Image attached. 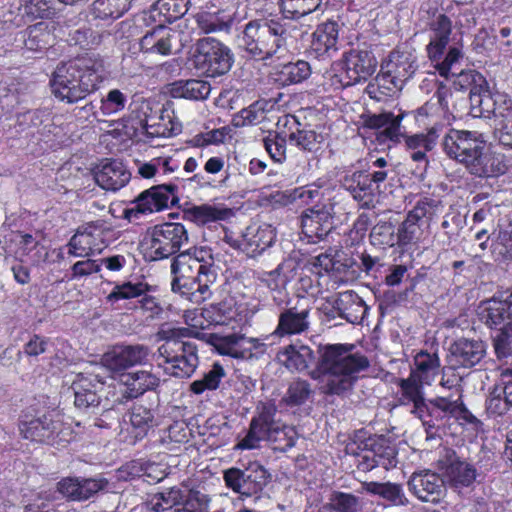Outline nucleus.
<instances>
[{
    "mask_svg": "<svg viewBox=\"0 0 512 512\" xmlns=\"http://www.w3.org/2000/svg\"><path fill=\"white\" fill-rule=\"evenodd\" d=\"M327 505L330 512H361L363 508V502L359 497L341 491H333Z\"/></svg>",
    "mask_w": 512,
    "mask_h": 512,
    "instance_id": "50",
    "label": "nucleus"
},
{
    "mask_svg": "<svg viewBox=\"0 0 512 512\" xmlns=\"http://www.w3.org/2000/svg\"><path fill=\"white\" fill-rule=\"evenodd\" d=\"M464 164L470 174L480 178L497 177L505 173L507 166L504 156L484 148H477V152Z\"/></svg>",
    "mask_w": 512,
    "mask_h": 512,
    "instance_id": "24",
    "label": "nucleus"
},
{
    "mask_svg": "<svg viewBox=\"0 0 512 512\" xmlns=\"http://www.w3.org/2000/svg\"><path fill=\"white\" fill-rule=\"evenodd\" d=\"M288 36V29L283 23L274 20L251 21L245 25L239 37V46L258 60L281 57L287 50Z\"/></svg>",
    "mask_w": 512,
    "mask_h": 512,
    "instance_id": "5",
    "label": "nucleus"
},
{
    "mask_svg": "<svg viewBox=\"0 0 512 512\" xmlns=\"http://www.w3.org/2000/svg\"><path fill=\"white\" fill-rule=\"evenodd\" d=\"M472 112L475 115L494 118L502 145L512 148V100L497 94L472 97Z\"/></svg>",
    "mask_w": 512,
    "mask_h": 512,
    "instance_id": "9",
    "label": "nucleus"
},
{
    "mask_svg": "<svg viewBox=\"0 0 512 512\" xmlns=\"http://www.w3.org/2000/svg\"><path fill=\"white\" fill-rule=\"evenodd\" d=\"M309 306L297 305L284 309L278 317L276 329L270 337H284L291 335H299L308 331L310 327Z\"/></svg>",
    "mask_w": 512,
    "mask_h": 512,
    "instance_id": "23",
    "label": "nucleus"
},
{
    "mask_svg": "<svg viewBox=\"0 0 512 512\" xmlns=\"http://www.w3.org/2000/svg\"><path fill=\"white\" fill-rule=\"evenodd\" d=\"M310 393V385L306 381L296 380L288 387L284 401L290 406H298L308 399Z\"/></svg>",
    "mask_w": 512,
    "mask_h": 512,
    "instance_id": "61",
    "label": "nucleus"
},
{
    "mask_svg": "<svg viewBox=\"0 0 512 512\" xmlns=\"http://www.w3.org/2000/svg\"><path fill=\"white\" fill-rule=\"evenodd\" d=\"M512 407V370L501 375L500 382L494 386L486 399V413L489 417H500Z\"/></svg>",
    "mask_w": 512,
    "mask_h": 512,
    "instance_id": "26",
    "label": "nucleus"
},
{
    "mask_svg": "<svg viewBox=\"0 0 512 512\" xmlns=\"http://www.w3.org/2000/svg\"><path fill=\"white\" fill-rule=\"evenodd\" d=\"M353 350L352 344H328L319 348V361L309 375L320 381L324 393L340 395L350 390L357 374L369 366L367 357Z\"/></svg>",
    "mask_w": 512,
    "mask_h": 512,
    "instance_id": "2",
    "label": "nucleus"
},
{
    "mask_svg": "<svg viewBox=\"0 0 512 512\" xmlns=\"http://www.w3.org/2000/svg\"><path fill=\"white\" fill-rule=\"evenodd\" d=\"M106 369L102 366H95L93 370L81 372L76 375L72 382V389L75 395V406L78 409L86 410L98 406L100 397L98 391L105 384Z\"/></svg>",
    "mask_w": 512,
    "mask_h": 512,
    "instance_id": "16",
    "label": "nucleus"
},
{
    "mask_svg": "<svg viewBox=\"0 0 512 512\" xmlns=\"http://www.w3.org/2000/svg\"><path fill=\"white\" fill-rule=\"evenodd\" d=\"M403 115L395 116L392 112H382L368 116L364 125L370 129H381V136L391 141H399L402 136L401 121Z\"/></svg>",
    "mask_w": 512,
    "mask_h": 512,
    "instance_id": "38",
    "label": "nucleus"
},
{
    "mask_svg": "<svg viewBox=\"0 0 512 512\" xmlns=\"http://www.w3.org/2000/svg\"><path fill=\"white\" fill-rule=\"evenodd\" d=\"M230 215V209L218 208L209 204L195 205L185 211V216L197 225L225 220Z\"/></svg>",
    "mask_w": 512,
    "mask_h": 512,
    "instance_id": "47",
    "label": "nucleus"
},
{
    "mask_svg": "<svg viewBox=\"0 0 512 512\" xmlns=\"http://www.w3.org/2000/svg\"><path fill=\"white\" fill-rule=\"evenodd\" d=\"M321 0H280V7L286 18H300L316 11Z\"/></svg>",
    "mask_w": 512,
    "mask_h": 512,
    "instance_id": "54",
    "label": "nucleus"
},
{
    "mask_svg": "<svg viewBox=\"0 0 512 512\" xmlns=\"http://www.w3.org/2000/svg\"><path fill=\"white\" fill-rule=\"evenodd\" d=\"M452 33V22L444 14L435 17L431 23L430 42L427 45L428 57L432 61L441 59L442 54L449 43Z\"/></svg>",
    "mask_w": 512,
    "mask_h": 512,
    "instance_id": "34",
    "label": "nucleus"
},
{
    "mask_svg": "<svg viewBox=\"0 0 512 512\" xmlns=\"http://www.w3.org/2000/svg\"><path fill=\"white\" fill-rule=\"evenodd\" d=\"M225 375L224 368L220 364L215 363L201 379L195 380L190 384V391L196 395H200L205 391H214L219 387Z\"/></svg>",
    "mask_w": 512,
    "mask_h": 512,
    "instance_id": "51",
    "label": "nucleus"
},
{
    "mask_svg": "<svg viewBox=\"0 0 512 512\" xmlns=\"http://www.w3.org/2000/svg\"><path fill=\"white\" fill-rule=\"evenodd\" d=\"M344 186L362 208L374 206L379 190H377L375 184L371 183V179L364 172L356 171L347 176L344 180Z\"/></svg>",
    "mask_w": 512,
    "mask_h": 512,
    "instance_id": "32",
    "label": "nucleus"
},
{
    "mask_svg": "<svg viewBox=\"0 0 512 512\" xmlns=\"http://www.w3.org/2000/svg\"><path fill=\"white\" fill-rule=\"evenodd\" d=\"M416 60L417 57L410 51H392L381 65L380 74L376 78L378 85L390 91L401 90L416 72Z\"/></svg>",
    "mask_w": 512,
    "mask_h": 512,
    "instance_id": "11",
    "label": "nucleus"
},
{
    "mask_svg": "<svg viewBox=\"0 0 512 512\" xmlns=\"http://www.w3.org/2000/svg\"><path fill=\"white\" fill-rule=\"evenodd\" d=\"M275 237L271 226L252 224L245 229L240 247L248 256L256 257L273 244Z\"/></svg>",
    "mask_w": 512,
    "mask_h": 512,
    "instance_id": "29",
    "label": "nucleus"
},
{
    "mask_svg": "<svg viewBox=\"0 0 512 512\" xmlns=\"http://www.w3.org/2000/svg\"><path fill=\"white\" fill-rule=\"evenodd\" d=\"M505 295V291L499 292L481 304L479 314L488 326L507 328L512 324V301Z\"/></svg>",
    "mask_w": 512,
    "mask_h": 512,
    "instance_id": "25",
    "label": "nucleus"
},
{
    "mask_svg": "<svg viewBox=\"0 0 512 512\" xmlns=\"http://www.w3.org/2000/svg\"><path fill=\"white\" fill-rule=\"evenodd\" d=\"M297 263L293 259H285L274 270L264 272L261 281L272 292L282 294L289 282H291L297 273Z\"/></svg>",
    "mask_w": 512,
    "mask_h": 512,
    "instance_id": "37",
    "label": "nucleus"
},
{
    "mask_svg": "<svg viewBox=\"0 0 512 512\" xmlns=\"http://www.w3.org/2000/svg\"><path fill=\"white\" fill-rule=\"evenodd\" d=\"M20 432L25 439L57 447H64L73 437L70 424L64 421L62 414L55 411L22 422Z\"/></svg>",
    "mask_w": 512,
    "mask_h": 512,
    "instance_id": "8",
    "label": "nucleus"
},
{
    "mask_svg": "<svg viewBox=\"0 0 512 512\" xmlns=\"http://www.w3.org/2000/svg\"><path fill=\"white\" fill-rule=\"evenodd\" d=\"M371 243L375 246L393 247L397 244V234L395 228L390 222L377 223L370 233Z\"/></svg>",
    "mask_w": 512,
    "mask_h": 512,
    "instance_id": "57",
    "label": "nucleus"
},
{
    "mask_svg": "<svg viewBox=\"0 0 512 512\" xmlns=\"http://www.w3.org/2000/svg\"><path fill=\"white\" fill-rule=\"evenodd\" d=\"M444 480L429 470L414 472L408 482L409 490L421 501L437 503L444 496Z\"/></svg>",
    "mask_w": 512,
    "mask_h": 512,
    "instance_id": "22",
    "label": "nucleus"
},
{
    "mask_svg": "<svg viewBox=\"0 0 512 512\" xmlns=\"http://www.w3.org/2000/svg\"><path fill=\"white\" fill-rule=\"evenodd\" d=\"M131 0H96L93 11L100 19H117L129 8Z\"/></svg>",
    "mask_w": 512,
    "mask_h": 512,
    "instance_id": "53",
    "label": "nucleus"
},
{
    "mask_svg": "<svg viewBox=\"0 0 512 512\" xmlns=\"http://www.w3.org/2000/svg\"><path fill=\"white\" fill-rule=\"evenodd\" d=\"M150 350L144 345H130L114 348L103 356V366L113 372L125 370L134 365H141L148 361Z\"/></svg>",
    "mask_w": 512,
    "mask_h": 512,
    "instance_id": "21",
    "label": "nucleus"
},
{
    "mask_svg": "<svg viewBox=\"0 0 512 512\" xmlns=\"http://www.w3.org/2000/svg\"><path fill=\"white\" fill-rule=\"evenodd\" d=\"M94 178L102 189L115 192L130 181L131 173L122 162L113 160L102 163Z\"/></svg>",
    "mask_w": 512,
    "mask_h": 512,
    "instance_id": "31",
    "label": "nucleus"
},
{
    "mask_svg": "<svg viewBox=\"0 0 512 512\" xmlns=\"http://www.w3.org/2000/svg\"><path fill=\"white\" fill-rule=\"evenodd\" d=\"M423 384L421 379L410 374L406 379L399 380L401 392L400 401L402 404L412 403L414 408L412 413L420 419H423L427 403L424 399Z\"/></svg>",
    "mask_w": 512,
    "mask_h": 512,
    "instance_id": "35",
    "label": "nucleus"
},
{
    "mask_svg": "<svg viewBox=\"0 0 512 512\" xmlns=\"http://www.w3.org/2000/svg\"><path fill=\"white\" fill-rule=\"evenodd\" d=\"M425 413L436 420L457 418L475 426L481 425V421L464 406L459 396H438L429 401Z\"/></svg>",
    "mask_w": 512,
    "mask_h": 512,
    "instance_id": "20",
    "label": "nucleus"
},
{
    "mask_svg": "<svg viewBox=\"0 0 512 512\" xmlns=\"http://www.w3.org/2000/svg\"><path fill=\"white\" fill-rule=\"evenodd\" d=\"M130 423L135 438L141 439L153 427L154 414L151 409L143 405H134L130 412Z\"/></svg>",
    "mask_w": 512,
    "mask_h": 512,
    "instance_id": "49",
    "label": "nucleus"
},
{
    "mask_svg": "<svg viewBox=\"0 0 512 512\" xmlns=\"http://www.w3.org/2000/svg\"><path fill=\"white\" fill-rule=\"evenodd\" d=\"M194 63L202 74L217 77L226 74L231 69L233 54L217 39L206 37L198 43Z\"/></svg>",
    "mask_w": 512,
    "mask_h": 512,
    "instance_id": "10",
    "label": "nucleus"
},
{
    "mask_svg": "<svg viewBox=\"0 0 512 512\" xmlns=\"http://www.w3.org/2000/svg\"><path fill=\"white\" fill-rule=\"evenodd\" d=\"M127 97L118 89H112L108 92L106 98L102 99L100 110L103 115H113L125 108Z\"/></svg>",
    "mask_w": 512,
    "mask_h": 512,
    "instance_id": "62",
    "label": "nucleus"
},
{
    "mask_svg": "<svg viewBox=\"0 0 512 512\" xmlns=\"http://www.w3.org/2000/svg\"><path fill=\"white\" fill-rule=\"evenodd\" d=\"M444 477L446 482L454 489L460 490L471 486L477 477L475 467L463 460H453L446 467Z\"/></svg>",
    "mask_w": 512,
    "mask_h": 512,
    "instance_id": "39",
    "label": "nucleus"
},
{
    "mask_svg": "<svg viewBox=\"0 0 512 512\" xmlns=\"http://www.w3.org/2000/svg\"><path fill=\"white\" fill-rule=\"evenodd\" d=\"M103 79L102 62L82 57L58 64L50 79V86L58 100L72 104L95 91Z\"/></svg>",
    "mask_w": 512,
    "mask_h": 512,
    "instance_id": "3",
    "label": "nucleus"
},
{
    "mask_svg": "<svg viewBox=\"0 0 512 512\" xmlns=\"http://www.w3.org/2000/svg\"><path fill=\"white\" fill-rule=\"evenodd\" d=\"M437 211L438 204L434 200L425 198L418 201L397 230V245L404 247L417 243L423 234V220H431Z\"/></svg>",
    "mask_w": 512,
    "mask_h": 512,
    "instance_id": "15",
    "label": "nucleus"
},
{
    "mask_svg": "<svg viewBox=\"0 0 512 512\" xmlns=\"http://www.w3.org/2000/svg\"><path fill=\"white\" fill-rule=\"evenodd\" d=\"M437 128L432 127L427 134H415L406 138V146L409 150H432L437 142Z\"/></svg>",
    "mask_w": 512,
    "mask_h": 512,
    "instance_id": "63",
    "label": "nucleus"
},
{
    "mask_svg": "<svg viewBox=\"0 0 512 512\" xmlns=\"http://www.w3.org/2000/svg\"><path fill=\"white\" fill-rule=\"evenodd\" d=\"M279 360L290 370H306L315 361L312 349L306 345H290L279 353Z\"/></svg>",
    "mask_w": 512,
    "mask_h": 512,
    "instance_id": "41",
    "label": "nucleus"
},
{
    "mask_svg": "<svg viewBox=\"0 0 512 512\" xmlns=\"http://www.w3.org/2000/svg\"><path fill=\"white\" fill-rule=\"evenodd\" d=\"M175 38V31L160 25L148 31L141 38L140 49L144 53L167 56L172 52V42Z\"/></svg>",
    "mask_w": 512,
    "mask_h": 512,
    "instance_id": "33",
    "label": "nucleus"
},
{
    "mask_svg": "<svg viewBox=\"0 0 512 512\" xmlns=\"http://www.w3.org/2000/svg\"><path fill=\"white\" fill-rule=\"evenodd\" d=\"M377 61L368 50L351 49L345 53L341 62L336 63L342 74L338 80L343 87L366 81L376 70Z\"/></svg>",
    "mask_w": 512,
    "mask_h": 512,
    "instance_id": "14",
    "label": "nucleus"
},
{
    "mask_svg": "<svg viewBox=\"0 0 512 512\" xmlns=\"http://www.w3.org/2000/svg\"><path fill=\"white\" fill-rule=\"evenodd\" d=\"M462 58L463 53L461 49L458 47H451L445 58L441 62L438 61L435 67L442 77L449 79L450 74L455 72V67Z\"/></svg>",
    "mask_w": 512,
    "mask_h": 512,
    "instance_id": "64",
    "label": "nucleus"
},
{
    "mask_svg": "<svg viewBox=\"0 0 512 512\" xmlns=\"http://www.w3.org/2000/svg\"><path fill=\"white\" fill-rule=\"evenodd\" d=\"M311 73L310 65L306 61H297L284 65L281 70L283 81L286 84H296L307 79Z\"/></svg>",
    "mask_w": 512,
    "mask_h": 512,
    "instance_id": "59",
    "label": "nucleus"
},
{
    "mask_svg": "<svg viewBox=\"0 0 512 512\" xmlns=\"http://www.w3.org/2000/svg\"><path fill=\"white\" fill-rule=\"evenodd\" d=\"M334 307L341 318L352 324L360 323L367 312L364 301L353 291L340 293Z\"/></svg>",
    "mask_w": 512,
    "mask_h": 512,
    "instance_id": "36",
    "label": "nucleus"
},
{
    "mask_svg": "<svg viewBox=\"0 0 512 512\" xmlns=\"http://www.w3.org/2000/svg\"><path fill=\"white\" fill-rule=\"evenodd\" d=\"M442 148L450 159L464 165L477 148H484V141L478 132L450 129L443 137Z\"/></svg>",
    "mask_w": 512,
    "mask_h": 512,
    "instance_id": "17",
    "label": "nucleus"
},
{
    "mask_svg": "<svg viewBox=\"0 0 512 512\" xmlns=\"http://www.w3.org/2000/svg\"><path fill=\"white\" fill-rule=\"evenodd\" d=\"M267 470L258 462H251L245 469L229 468L224 471V481L227 487L242 496H253L266 486Z\"/></svg>",
    "mask_w": 512,
    "mask_h": 512,
    "instance_id": "13",
    "label": "nucleus"
},
{
    "mask_svg": "<svg viewBox=\"0 0 512 512\" xmlns=\"http://www.w3.org/2000/svg\"><path fill=\"white\" fill-rule=\"evenodd\" d=\"M346 451L347 453L358 457L357 467L363 472L371 471L375 467L379 466L375 453H373L371 447L366 446V442L364 443L363 448H360L356 443H350L346 446Z\"/></svg>",
    "mask_w": 512,
    "mask_h": 512,
    "instance_id": "58",
    "label": "nucleus"
},
{
    "mask_svg": "<svg viewBox=\"0 0 512 512\" xmlns=\"http://www.w3.org/2000/svg\"><path fill=\"white\" fill-rule=\"evenodd\" d=\"M366 446L372 448L379 466L385 468L386 470L396 466L397 460L395 449L389 445H386L383 439L369 438L366 441Z\"/></svg>",
    "mask_w": 512,
    "mask_h": 512,
    "instance_id": "55",
    "label": "nucleus"
},
{
    "mask_svg": "<svg viewBox=\"0 0 512 512\" xmlns=\"http://www.w3.org/2000/svg\"><path fill=\"white\" fill-rule=\"evenodd\" d=\"M68 254L74 257H90L101 253L103 242L100 232L93 226L79 229L68 242Z\"/></svg>",
    "mask_w": 512,
    "mask_h": 512,
    "instance_id": "30",
    "label": "nucleus"
},
{
    "mask_svg": "<svg viewBox=\"0 0 512 512\" xmlns=\"http://www.w3.org/2000/svg\"><path fill=\"white\" fill-rule=\"evenodd\" d=\"M453 77V85L457 90L470 91V104L472 105V97L483 95H491V93L484 87L486 81L484 77L474 70H461L450 74Z\"/></svg>",
    "mask_w": 512,
    "mask_h": 512,
    "instance_id": "43",
    "label": "nucleus"
},
{
    "mask_svg": "<svg viewBox=\"0 0 512 512\" xmlns=\"http://www.w3.org/2000/svg\"><path fill=\"white\" fill-rule=\"evenodd\" d=\"M148 289V285L143 282L131 283L127 282L122 285L116 286L113 291L108 295L107 299L110 302H115L120 299H130L141 296Z\"/></svg>",
    "mask_w": 512,
    "mask_h": 512,
    "instance_id": "60",
    "label": "nucleus"
},
{
    "mask_svg": "<svg viewBox=\"0 0 512 512\" xmlns=\"http://www.w3.org/2000/svg\"><path fill=\"white\" fill-rule=\"evenodd\" d=\"M120 382L124 385L120 403L138 398L147 391L155 390L160 384V378L151 371L139 370L122 374Z\"/></svg>",
    "mask_w": 512,
    "mask_h": 512,
    "instance_id": "27",
    "label": "nucleus"
},
{
    "mask_svg": "<svg viewBox=\"0 0 512 512\" xmlns=\"http://www.w3.org/2000/svg\"><path fill=\"white\" fill-rule=\"evenodd\" d=\"M176 192L177 186L174 184H162L144 190L132 201V206L125 210V217L131 221L139 215L167 209L177 200Z\"/></svg>",
    "mask_w": 512,
    "mask_h": 512,
    "instance_id": "12",
    "label": "nucleus"
},
{
    "mask_svg": "<svg viewBox=\"0 0 512 512\" xmlns=\"http://www.w3.org/2000/svg\"><path fill=\"white\" fill-rule=\"evenodd\" d=\"M288 141L304 151L316 152L320 148L323 136L314 130L302 128L291 132Z\"/></svg>",
    "mask_w": 512,
    "mask_h": 512,
    "instance_id": "52",
    "label": "nucleus"
},
{
    "mask_svg": "<svg viewBox=\"0 0 512 512\" xmlns=\"http://www.w3.org/2000/svg\"><path fill=\"white\" fill-rule=\"evenodd\" d=\"M266 119L265 104L261 101L242 109L233 119L235 126L257 125Z\"/></svg>",
    "mask_w": 512,
    "mask_h": 512,
    "instance_id": "56",
    "label": "nucleus"
},
{
    "mask_svg": "<svg viewBox=\"0 0 512 512\" xmlns=\"http://www.w3.org/2000/svg\"><path fill=\"white\" fill-rule=\"evenodd\" d=\"M156 362L170 376L189 378L199 365L197 345L193 341L168 337L157 350Z\"/></svg>",
    "mask_w": 512,
    "mask_h": 512,
    "instance_id": "6",
    "label": "nucleus"
},
{
    "mask_svg": "<svg viewBox=\"0 0 512 512\" xmlns=\"http://www.w3.org/2000/svg\"><path fill=\"white\" fill-rule=\"evenodd\" d=\"M337 41L338 25L336 22L328 21L319 25L313 33L311 48L318 56H322L331 50L335 51Z\"/></svg>",
    "mask_w": 512,
    "mask_h": 512,
    "instance_id": "44",
    "label": "nucleus"
},
{
    "mask_svg": "<svg viewBox=\"0 0 512 512\" xmlns=\"http://www.w3.org/2000/svg\"><path fill=\"white\" fill-rule=\"evenodd\" d=\"M485 353L486 348L482 341L462 338L455 341L450 347V363L470 368L477 365Z\"/></svg>",
    "mask_w": 512,
    "mask_h": 512,
    "instance_id": "28",
    "label": "nucleus"
},
{
    "mask_svg": "<svg viewBox=\"0 0 512 512\" xmlns=\"http://www.w3.org/2000/svg\"><path fill=\"white\" fill-rule=\"evenodd\" d=\"M414 364L415 370H413L411 374L421 379L422 382L427 385L434 381L440 368V360L438 356L426 351H420L416 354Z\"/></svg>",
    "mask_w": 512,
    "mask_h": 512,
    "instance_id": "48",
    "label": "nucleus"
},
{
    "mask_svg": "<svg viewBox=\"0 0 512 512\" xmlns=\"http://www.w3.org/2000/svg\"><path fill=\"white\" fill-rule=\"evenodd\" d=\"M54 42L50 25L46 22H38L29 26L25 31L24 45L30 51H42Z\"/></svg>",
    "mask_w": 512,
    "mask_h": 512,
    "instance_id": "46",
    "label": "nucleus"
},
{
    "mask_svg": "<svg viewBox=\"0 0 512 512\" xmlns=\"http://www.w3.org/2000/svg\"><path fill=\"white\" fill-rule=\"evenodd\" d=\"M188 242V233L181 223L166 222L149 228L143 239L145 256L150 261L168 258Z\"/></svg>",
    "mask_w": 512,
    "mask_h": 512,
    "instance_id": "7",
    "label": "nucleus"
},
{
    "mask_svg": "<svg viewBox=\"0 0 512 512\" xmlns=\"http://www.w3.org/2000/svg\"><path fill=\"white\" fill-rule=\"evenodd\" d=\"M277 408L274 404H264L257 416L250 422L246 435L236 444V449L251 450L260 446L261 441L275 444V449L286 451L297 440V432L292 425L275 419Z\"/></svg>",
    "mask_w": 512,
    "mask_h": 512,
    "instance_id": "4",
    "label": "nucleus"
},
{
    "mask_svg": "<svg viewBox=\"0 0 512 512\" xmlns=\"http://www.w3.org/2000/svg\"><path fill=\"white\" fill-rule=\"evenodd\" d=\"M139 118L147 133L160 137H170L180 132L181 127L174 122L169 114L150 101H142L139 107Z\"/></svg>",
    "mask_w": 512,
    "mask_h": 512,
    "instance_id": "19",
    "label": "nucleus"
},
{
    "mask_svg": "<svg viewBox=\"0 0 512 512\" xmlns=\"http://www.w3.org/2000/svg\"><path fill=\"white\" fill-rule=\"evenodd\" d=\"M211 343L215 350L221 354L233 358H247V337L241 334L219 335L214 334L211 337Z\"/></svg>",
    "mask_w": 512,
    "mask_h": 512,
    "instance_id": "40",
    "label": "nucleus"
},
{
    "mask_svg": "<svg viewBox=\"0 0 512 512\" xmlns=\"http://www.w3.org/2000/svg\"><path fill=\"white\" fill-rule=\"evenodd\" d=\"M184 502V492L177 487L152 494L146 501V507L153 512H170Z\"/></svg>",
    "mask_w": 512,
    "mask_h": 512,
    "instance_id": "45",
    "label": "nucleus"
},
{
    "mask_svg": "<svg viewBox=\"0 0 512 512\" xmlns=\"http://www.w3.org/2000/svg\"><path fill=\"white\" fill-rule=\"evenodd\" d=\"M211 85L201 79L181 80L173 83L171 94L174 98H185L188 100L201 101L209 97Z\"/></svg>",
    "mask_w": 512,
    "mask_h": 512,
    "instance_id": "42",
    "label": "nucleus"
},
{
    "mask_svg": "<svg viewBox=\"0 0 512 512\" xmlns=\"http://www.w3.org/2000/svg\"><path fill=\"white\" fill-rule=\"evenodd\" d=\"M172 291L194 303H202L211 296L210 286L217 279L212 250L207 246L190 248L172 261Z\"/></svg>",
    "mask_w": 512,
    "mask_h": 512,
    "instance_id": "1",
    "label": "nucleus"
},
{
    "mask_svg": "<svg viewBox=\"0 0 512 512\" xmlns=\"http://www.w3.org/2000/svg\"><path fill=\"white\" fill-rule=\"evenodd\" d=\"M337 203L331 199L309 208L302 215L303 233L309 238L323 239L333 228Z\"/></svg>",
    "mask_w": 512,
    "mask_h": 512,
    "instance_id": "18",
    "label": "nucleus"
}]
</instances>
